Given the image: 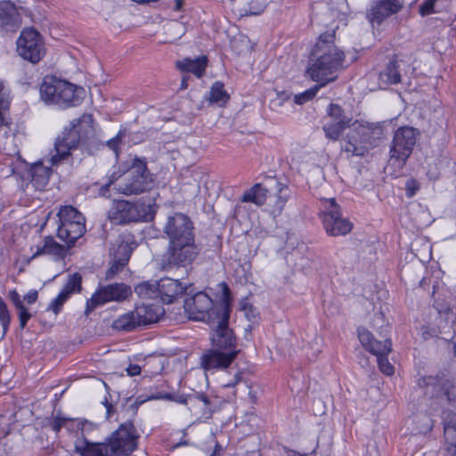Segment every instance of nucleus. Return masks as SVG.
I'll list each match as a JSON object with an SVG mask.
<instances>
[{
	"label": "nucleus",
	"mask_w": 456,
	"mask_h": 456,
	"mask_svg": "<svg viewBox=\"0 0 456 456\" xmlns=\"http://www.w3.org/2000/svg\"><path fill=\"white\" fill-rule=\"evenodd\" d=\"M375 147L373 131L368 126L354 122L343 138L341 149L349 157L366 155Z\"/></svg>",
	"instance_id": "8"
},
{
	"label": "nucleus",
	"mask_w": 456,
	"mask_h": 456,
	"mask_svg": "<svg viewBox=\"0 0 456 456\" xmlns=\"http://www.w3.org/2000/svg\"><path fill=\"white\" fill-rule=\"evenodd\" d=\"M436 1V0H425L419 6V14L426 16L434 12Z\"/></svg>",
	"instance_id": "45"
},
{
	"label": "nucleus",
	"mask_w": 456,
	"mask_h": 456,
	"mask_svg": "<svg viewBox=\"0 0 456 456\" xmlns=\"http://www.w3.org/2000/svg\"><path fill=\"white\" fill-rule=\"evenodd\" d=\"M144 216L145 209L139 203L116 200V224L138 222Z\"/></svg>",
	"instance_id": "16"
},
{
	"label": "nucleus",
	"mask_w": 456,
	"mask_h": 456,
	"mask_svg": "<svg viewBox=\"0 0 456 456\" xmlns=\"http://www.w3.org/2000/svg\"><path fill=\"white\" fill-rule=\"evenodd\" d=\"M140 435L131 420L116 429V456H128L138 447Z\"/></svg>",
	"instance_id": "14"
},
{
	"label": "nucleus",
	"mask_w": 456,
	"mask_h": 456,
	"mask_svg": "<svg viewBox=\"0 0 456 456\" xmlns=\"http://www.w3.org/2000/svg\"><path fill=\"white\" fill-rule=\"evenodd\" d=\"M288 189L285 187H282L279 190V203L281 206H283L284 203L287 201L288 195L284 193Z\"/></svg>",
	"instance_id": "53"
},
{
	"label": "nucleus",
	"mask_w": 456,
	"mask_h": 456,
	"mask_svg": "<svg viewBox=\"0 0 456 456\" xmlns=\"http://www.w3.org/2000/svg\"><path fill=\"white\" fill-rule=\"evenodd\" d=\"M297 456H307V455H305V454H298Z\"/></svg>",
	"instance_id": "64"
},
{
	"label": "nucleus",
	"mask_w": 456,
	"mask_h": 456,
	"mask_svg": "<svg viewBox=\"0 0 456 456\" xmlns=\"http://www.w3.org/2000/svg\"><path fill=\"white\" fill-rule=\"evenodd\" d=\"M122 138V134H121V131H119L118 134H116V136H115V139H116V143L118 142V141L119 139Z\"/></svg>",
	"instance_id": "60"
},
{
	"label": "nucleus",
	"mask_w": 456,
	"mask_h": 456,
	"mask_svg": "<svg viewBox=\"0 0 456 456\" xmlns=\"http://www.w3.org/2000/svg\"><path fill=\"white\" fill-rule=\"evenodd\" d=\"M114 180H113V175H110L108 179V181L102 184V185H99L98 183H95V186H98V194L99 196L101 197H104V198H110L111 196V192H110V187L113 183Z\"/></svg>",
	"instance_id": "42"
},
{
	"label": "nucleus",
	"mask_w": 456,
	"mask_h": 456,
	"mask_svg": "<svg viewBox=\"0 0 456 456\" xmlns=\"http://www.w3.org/2000/svg\"><path fill=\"white\" fill-rule=\"evenodd\" d=\"M188 403L191 405H196L199 404L203 409H206L209 405V400L205 395H198L194 398H190Z\"/></svg>",
	"instance_id": "44"
},
{
	"label": "nucleus",
	"mask_w": 456,
	"mask_h": 456,
	"mask_svg": "<svg viewBox=\"0 0 456 456\" xmlns=\"http://www.w3.org/2000/svg\"><path fill=\"white\" fill-rule=\"evenodd\" d=\"M444 439L447 443V451L452 456H456V414L449 412L444 418Z\"/></svg>",
	"instance_id": "26"
},
{
	"label": "nucleus",
	"mask_w": 456,
	"mask_h": 456,
	"mask_svg": "<svg viewBox=\"0 0 456 456\" xmlns=\"http://www.w3.org/2000/svg\"><path fill=\"white\" fill-rule=\"evenodd\" d=\"M37 299V291L32 290L29 291L28 294L24 296V301H26L28 304H33Z\"/></svg>",
	"instance_id": "51"
},
{
	"label": "nucleus",
	"mask_w": 456,
	"mask_h": 456,
	"mask_svg": "<svg viewBox=\"0 0 456 456\" xmlns=\"http://www.w3.org/2000/svg\"><path fill=\"white\" fill-rule=\"evenodd\" d=\"M419 185L418 181L410 179L405 183V193L408 198H412L419 191Z\"/></svg>",
	"instance_id": "43"
},
{
	"label": "nucleus",
	"mask_w": 456,
	"mask_h": 456,
	"mask_svg": "<svg viewBox=\"0 0 456 456\" xmlns=\"http://www.w3.org/2000/svg\"><path fill=\"white\" fill-rule=\"evenodd\" d=\"M107 145H108L110 149H113V150H114V139H110L109 141H107Z\"/></svg>",
	"instance_id": "58"
},
{
	"label": "nucleus",
	"mask_w": 456,
	"mask_h": 456,
	"mask_svg": "<svg viewBox=\"0 0 456 456\" xmlns=\"http://www.w3.org/2000/svg\"><path fill=\"white\" fill-rule=\"evenodd\" d=\"M10 298L15 305L16 309L22 308L24 306L22 301L20 300V295L15 290L10 293Z\"/></svg>",
	"instance_id": "49"
},
{
	"label": "nucleus",
	"mask_w": 456,
	"mask_h": 456,
	"mask_svg": "<svg viewBox=\"0 0 456 456\" xmlns=\"http://www.w3.org/2000/svg\"><path fill=\"white\" fill-rule=\"evenodd\" d=\"M40 255H51L61 260L66 256V249L64 246L57 243L53 237H45L43 245L37 247V251L33 254L32 258Z\"/></svg>",
	"instance_id": "25"
},
{
	"label": "nucleus",
	"mask_w": 456,
	"mask_h": 456,
	"mask_svg": "<svg viewBox=\"0 0 456 456\" xmlns=\"http://www.w3.org/2000/svg\"><path fill=\"white\" fill-rule=\"evenodd\" d=\"M103 404H104V405H105V407H106V413H107V417H110V412H111V411H112V404H111V403H110L108 402V400H107V399H105V400H104Z\"/></svg>",
	"instance_id": "55"
},
{
	"label": "nucleus",
	"mask_w": 456,
	"mask_h": 456,
	"mask_svg": "<svg viewBox=\"0 0 456 456\" xmlns=\"http://www.w3.org/2000/svg\"><path fill=\"white\" fill-rule=\"evenodd\" d=\"M320 217L330 236H344L352 231L353 224L341 214L334 198L321 200Z\"/></svg>",
	"instance_id": "9"
},
{
	"label": "nucleus",
	"mask_w": 456,
	"mask_h": 456,
	"mask_svg": "<svg viewBox=\"0 0 456 456\" xmlns=\"http://www.w3.org/2000/svg\"><path fill=\"white\" fill-rule=\"evenodd\" d=\"M229 100V94L224 88V84L215 82L210 89L209 101L220 106L224 105Z\"/></svg>",
	"instance_id": "32"
},
{
	"label": "nucleus",
	"mask_w": 456,
	"mask_h": 456,
	"mask_svg": "<svg viewBox=\"0 0 456 456\" xmlns=\"http://www.w3.org/2000/svg\"><path fill=\"white\" fill-rule=\"evenodd\" d=\"M50 426L51 428L56 433L59 432L63 427L67 428L76 427L77 429H80L83 433L85 430H87L92 427V423L88 422L86 419H74L56 415L51 421Z\"/></svg>",
	"instance_id": "27"
},
{
	"label": "nucleus",
	"mask_w": 456,
	"mask_h": 456,
	"mask_svg": "<svg viewBox=\"0 0 456 456\" xmlns=\"http://www.w3.org/2000/svg\"><path fill=\"white\" fill-rule=\"evenodd\" d=\"M416 143V130L412 127L403 126L398 128L389 149V164L402 168Z\"/></svg>",
	"instance_id": "11"
},
{
	"label": "nucleus",
	"mask_w": 456,
	"mask_h": 456,
	"mask_svg": "<svg viewBox=\"0 0 456 456\" xmlns=\"http://www.w3.org/2000/svg\"><path fill=\"white\" fill-rule=\"evenodd\" d=\"M347 127H350V124L345 121H328L323 125L322 129L326 138L331 141H337L342 132Z\"/></svg>",
	"instance_id": "30"
},
{
	"label": "nucleus",
	"mask_w": 456,
	"mask_h": 456,
	"mask_svg": "<svg viewBox=\"0 0 456 456\" xmlns=\"http://www.w3.org/2000/svg\"><path fill=\"white\" fill-rule=\"evenodd\" d=\"M9 107V94L2 81H0V108Z\"/></svg>",
	"instance_id": "47"
},
{
	"label": "nucleus",
	"mask_w": 456,
	"mask_h": 456,
	"mask_svg": "<svg viewBox=\"0 0 456 456\" xmlns=\"http://www.w3.org/2000/svg\"><path fill=\"white\" fill-rule=\"evenodd\" d=\"M82 283V276L78 273L69 275L67 282L61 290L68 297L73 293L80 292Z\"/></svg>",
	"instance_id": "35"
},
{
	"label": "nucleus",
	"mask_w": 456,
	"mask_h": 456,
	"mask_svg": "<svg viewBox=\"0 0 456 456\" xmlns=\"http://www.w3.org/2000/svg\"><path fill=\"white\" fill-rule=\"evenodd\" d=\"M39 91L40 98L45 103L62 109L77 106L86 97V90L82 86L53 76L44 77Z\"/></svg>",
	"instance_id": "4"
},
{
	"label": "nucleus",
	"mask_w": 456,
	"mask_h": 456,
	"mask_svg": "<svg viewBox=\"0 0 456 456\" xmlns=\"http://www.w3.org/2000/svg\"><path fill=\"white\" fill-rule=\"evenodd\" d=\"M139 326L135 311H130L126 314L120 315L116 320V330L131 331Z\"/></svg>",
	"instance_id": "31"
},
{
	"label": "nucleus",
	"mask_w": 456,
	"mask_h": 456,
	"mask_svg": "<svg viewBox=\"0 0 456 456\" xmlns=\"http://www.w3.org/2000/svg\"><path fill=\"white\" fill-rule=\"evenodd\" d=\"M183 307L190 319L216 323V329L228 327L229 305L224 302L214 305L212 299L205 292H198L194 296L185 298Z\"/></svg>",
	"instance_id": "5"
},
{
	"label": "nucleus",
	"mask_w": 456,
	"mask_h": 456,
	"mask_svg": "<svg viewBox=\"0 0 456 456\" xmlns=\"http://www.w3.org/2000/svg\"><path fill=\"white\" fill-rule=\"evenodd\" d=\"M403 6V0H371L366 9V19L373 28H378Z\"/></svg>",
	"instance_id": "13"
},
{
	"label": "nucleus",
	"mask_w": 456,
	"mask_h": 456,
	"mask_svg": "<svg viewBox=\"0 0 456 456\" xmlns=\"http://www.w3.org/2000/svg\"><path fill=\"white\" fill-rule=\"evenodd\" d=\"M8 108H0V126H6L8 124L7 120H6V118L4 116V111L7 110Z\"/></svg>",
	"instance_id": "54"
},
{
	"label": "nucleus",
	"mask_w": 456,
	"mask_h": 456,
	"mask_svg": "<svg viewBox=\"0 0 456 456\" xmlns=\"http://www.w3.org/2000/svg\"><path fill=\"white\" fill-rule=\"evenodd\" d=\"M132 295L131 287L124 283H116V301H123Z\"/></svg>",
	"instance_id": "40"
},
{
	"label": "nucleus",
	"mask_w": 456,
	"mask_h": 456,
	"mask_svg": "<svg viewBox=\"0 0 456 456\" xmlns=\"http://www.w3.org/2000/svg\"><path fill=\"white\" fill-rule=\"evenodd\" d=\"M20 21L16 6L10 1L0 2V27H18Z\"/></svg>",
	"instance_id": "22"
},
{
	"label": "nucleus",
	"mask_w": 456,
	"mask_h": 456,
	"mask_svg": "<svg viewBox=\"0 0 456 456\" xmlns=\"http://www.w3.org/2000/svg\"><path fill=\"white\" fill-rule=\"evenodd\" d=\"M267 190L261 183H256L245 191L241 198L242 202H250L258 207L265 204Z\"/></svg>",
	"instance_id": "28"
},
{
	"label": "nucleus",
	"mask_w": 456,
	"mask_h": 456,
	"mask_svg": "<svg viewBox=\"0 0 456 456\" xmlns=\"http://www.w3.org/2000/svg\"><path fill=\"white\" fill-rule=\"evenodd\" d=\"M221 286L223 287L224 295L228 296L230 292L228 286L225 283H221Z\"/></svg>",
	"instance_id": "57"
},
{
	"label": "nucleus",
	"mask_w": 456,
	"mask_h": 456,
	"mask_svg": "<svg viewBox=\"0 0 456 456\" xmlns=\"http://www.w3.org/2000/svg\"><path fill=\"white\" fill-rule=\"evenodd\" d=\"M319 83H320V85H315L313 87L305 90V92L295 94V96H294L295 102L297 104L301 105V104H304V103L307 102L308 101L312 100L316 95V94L318 93L320 88L324 86V85H322V82H319Z\"/></svg>",
	"instance_id": "36"
},
{
	"label": "nucleus",
	"mask_w": 456,
	"mask_h": 456,
	"mask_svg": "<svg viewBox=\"0 0 456 456\" xmlns=\"http://www.w3.org/2000/svg\"><path fill=\"white\" fill-rule=\"evenodd\" d=\"M182 87H186V82L184 78L182 81Z\"/></svg>",
	"instance_id": "62"
},
{
	"label": "nucleus",
	"mask_w": 456,
	"mask_h": 456,
	"mask_svg": "<svg viewBox=\"0 0 456 456\" xmlns=\"http://www.w3.org/2000/svg\"><path fill=\"white\" fill-rule=\"evenodd\" d=\"M211 339L213 348L200 357L202 368L208 371L228 368L240 353L232 330L228 327L216 329Z\"/></svg>",
	"instance_id": "3"
},
{
	"label": "nucleus",
	"mask_w": 456,
	"mask_h": 456,
	"mask_svg": "<svg viewBox=\"0 0 456 456\" xmlns=\"http://www.w3.org/2000/svg\"><path fill=\"white\" fill-rule=\"evenodd\" d=\"M433 336L437 337V334L436 332H434V334H430V337H433Z\"/></svg>",
	"instance_id": "63"
},
{
	"label": "nucleus",
	"mask_w": 456,
	"mask_h": 456,
	"mask_svg": "<svg viewBox=\"0 0 456 456\" xmlns=\"http://www.w3.org/2000/svg\"><path fill=\"white\" fill-rule=\"evenodd\" d=\"M114 273V263L111 264V265L109 267V270H108V276L111 275Z\"/></svg>",
	"instance_id": "59"
},
{
	"label": "nucleus",
	"mask_w": 456,
	"mask_h": 456,
	"mask_svg": "<svg viewBox=\"0 0 456 456\" xmlns=\"http://www.w3.org/2000/svg\"><path fill=\"white\" fill-rule=\"evenodd\" d=\"M139 325L157 322L165 314V309L158 304H142L135 309Z\"/></svg>",
	"instance_id": "20"
},
{
	"label": "nucleus",
	"mask_w": 456,
	"mask_h": 456,
	"mask_svg": "<svg viewBox=\"0 0 456 456\" xmlns=\"http://www.w3.org/2000/svg\"><path fill=\"white\" fill-rule=\"evenodd\" d=\"M241 380V375L240 371H237L233 378L227 382H224L222 387L224 388H233Z\"/></svg>",
	"instance_id": "48"
},
{
	"label": "nucleus",
	"mask_w": 456,
	"mask_h": 456,
	"mask_svg": "<svg viewBox=\"0 0 456 456\" xmlns=\"http://www.w3.org/2000/svg\"><path fill=\"white\" fill-rule=\"evenodd\" d=\"M135 248V243L130 235L124 236L116 249V273L127 265L132 252Z\"/></svg>",
	"instance_id": "23"
},
{
	"label": "nucleus",
	"mask_w": 456,
	"mask_h": 456,
	"mask_svg": "<svg viewBox=\"0 0 456 456\" xmlns=\"http://www.w3.org/2000/svg\"><path fill=\"white\" fill-rule=\"evenodd\" d=\"M157 281H145L134 288V292L142 298L158 299Z\"/></svg>",
	"instance_id": "33"
},
{
	"label": "nucleus",
	"mask_w": 456,
	"mask_h": 456,
	"mask_svg": "<svg viewBox=\"0 0 456 456\" xmlns=\"http://www.w3.org/2000/svg\"><path fill=\"white\" fill-rule=\"evenodd\" d=\"M193 224L184 214L175 213L167 217L163 232L168 239L167 260L174 265H191L200 248L195 243Z\"/></svg>",
	"instance_id": "1"
},
{
	"label": "nucleus",
	"mask_w": 456,
	"mask_h": 456,
	"mask_svg": "<svg viewBox=\"0 0 456 456\" xmlns=\"http://www.w3.org/2000/svg\"><path fill=\"white\" fill-rule=\"evenodd\" d=\"M380 81L387 85H395L401 82L399 63L396 60L390 61L385 69L379 74Z\"/></svg>",
	"instance_id": "29"
},
{
	"label": "nucleus",
	"mask_w": 456,
	"mask_h": 456,
	"mask_svg": "<svg viewBox=\"0 0 456 456\" xmlns=\"http://www.w3.org/2000/svg\"><path fill=\"white\" fill-rule=\"evenodd\" d=\"M112 436L108 438V443H92L86 438L78 439L75 443V452L80 456H109L114 452V442Z\"/></svg>",
	"instance_id": "15"
},
{
	"label": "nucleus",
	"mask_w": 456,
	"mask_h": 456,
	"mask_svg": "<svg viewBox=\"0 0 456 456\" xmlns=\"http://www.w3.org/2000/svg\"><path fill=\"white\" fill-rule=\"evenodd\" d=\"M11 314L8 310L7 305L5 302L0 297V323L3 328V336H5L9 330V326L11 323Z\"/></svg>",
	"instance_id": "38"
},
{
	"label": "nucleus",
	"mask_w": 456,
	"mask_h": 456,
	"mask_svg": "<svg viewBox=\"0 0 456 456\" xmlns=\"http://www.w3.org/2000/svg\"><path fill=\"white\" fill-rule=\"evenodd\" d=\"M58 216L60 224L66 223V221H68L67 223H73L85 218L79 211L71 206L62 207L58 213Z\"/></svg>",
	"instance_id": "34"
},
{
	"label": "nucleus",
	"mask_w": 456,
	"mask_h": 456,
	"mask_svg": "<svg viewBox=\"0 0 456 456\" xmlns=\"http://www.w3.org/2000/svg\"><path fill=\"white\" fill-rule=\"evenodd\" d=\"M142 402H137L136 400L135 401H132L131 398H129L126 402V403H129L128 407L130 408V411H131V415L134 416L136 414V411H137V409H138V406L142 403Z\"/></svg>",
	"instance_id": "52"
},
{
	"label": "nucleus",
	"mask_w": 456,
	"mask_h": 456,
	"mask_svg": "<svg viewBox=\"0 0 456 456\" xmlns=\"http://www.w3.org/2000/svg\"><path fill=\"white\" fill-rule=\"evenodd\" d=\"M334 41V31L321 34L311 52L307 73L314 81L322 85L334 81V74L343 68L345 53Z\"/></svg>",
	"instance_id": "2"
},
{
	"label": "nucleus",
	"mask_w": 456,
	"mask_h": 456,
	"mask_svg": "<svg viewBox=\"0 0 456 456\" xmlns=\"http://www.w3.org/2000/svg\"><path fill=\"white\" fill-rule=\"evenodd\" d=\"M85 218L73 223H64L59 224L57 235L67 243L69 247L75 245L77 239L81 238L86 232Z\"/></svg>",
	"instance_id": "18"
},
{
	"label": "nucleus",
	"mask_w": 456,
	"mask_h": 456,
	"mask_svg": "<svg viewBox=\"0 0 456 456\" xmlns=\"http://www.w3.org/2000/svg\"><path fill=\"white\" fill-rule=\"evenodd\" d=\"M208 64L206 56H200L194 59L185 58L176 62V67L183 72L194 74L197 77H202Z\"/></svg>",
	"instance_id": "24"
},
{
	"label": "nucleus",
	"mask_w": 456,
	"mask_h": 456,
	"mask_svg": "<svg viewBox=\"0 0 456 456\" xmlns=\"http://www.w3.org/2000/svg\"><path fill=\"white\" fill-rule=\"evenodd\" d=\"M357 334L359 341L362 347L377 356V362L379 370L387 376L393 375L395 372V368L389 362L387 358V355L392 350L391 340H376L373 335L364 327L358 328Z\"/></svg>",
	"instance_id": "10"
},
{
	"label": "nucleus",
	"mask_w": 456,
	"mask_h": 456,
	"mask_svg": "<svg viewBox=\"0 0 456 456\" xmlns=\"http://www.w3.org/2000/svg\"><path fill=\"white\" fill-rule=\"evenodd\" d=\"M18 310V316L20 321V327L21 329H24L27 325L28 321L30 319L31 314L28 313V309L23 306L22 308H19Z\"/></svg>",
	"instance_id": "46"
},
{
	"label": "nucleus",
	"mask_w": 456,
	"mask_h": 456,
	"mask_svg": "<svg viewBox=\"0 0 456 456\" xmlns=\"http://www.w3.org/2000/svg\"><path fill=\"white\" fill-rule=\"evenodd\" d=\"M51 173V167L45 166L42 161H37L30 166L27 172V177L30 179L36 190L41 191L48 184Z\"/></svg>",
	"instance_id": "19"
},
{
	"label": "nucleus",
	"mask_w": 456,
	"mask_h": 456,
	"mask_svg": "<svg viewBox=\"0 0 456 456\" xmlns=\"http://www.w3.org/2000/svg\"><path fill=\"white\" fill-rule=\"evenodd\" d=\"M327 114L330 121L351 123V119L344 115L342 108L338 104L330 103L327 109Z\"/></svg>",
	"instance_id": "37"
},
{
	"label": "nucleus",
	"mask_w": 456,
	"mask_h": 456,
	"mask_svg": "<svg viewBox=\"0 0 456 456\" xmlns=\"http://www.w3.org/2000/svg\"><path fill=\"white\" fill-rule=\"evenodd\" d=\"M158 299L165 304L173 303L185 289L178 280L161 278L157 281Z\"/></svg>",
	"instance_id": "17"
},
{
	"label": "nucleus",
	"mask_w": 456,
	"mask_h": 456,
	"mask_svg": "<svg viewBox=\"0 0 456 456\" xmlns=\"http://www.w3.org/2000/svg\"><path fill=\"white\" fill-rule=\"evenodd\" d=\"M118 173L123 175L116 186V191L126 196L138 195L153 187L154 179L144 159L134 157L131 163H121Z\"/></svg>",
	"instance_id": "6"
},
{
	"label": "nucleus",
	"mask_w": 456,
	"mask_h": 456,
	"mask_svg": "<svg viewBox=\"0 0 456 456\" xmlns=\"http://www.w3.org/2000/svg\"><path fill=\"white\" fill-rule=\"evenodd\" d=\"M17 51L24 60L37 63L45 52L40 34L34 28L24 29L17 40Z\"/></svg>",
	"instance_id": "12"
},
{
	"label": "nucleus",
	"mask_w": 456,
	"mask_h": 456,
	"mask_svg": "<svg viewBox=\"0 0 456 456\" xmlns=\"http://www.w3.org/2000/svg\"><path fill=\"white\" fill-rule=\"evenodd\" d=\"M183 6V0H175V9L180 10Z\"/></svg>",
	"instance_id": "56"
},
{
	"label": "nucleus",
	"mask_w": 456,
	"mask_h": 456,
	"mask_svg": "<svg viewBox=\"0 0 456 456\" xmlns=\"http://www.w3.org/2000/svg\"><path fill=\"white\" fill-rule=\"evenodd\" d=\"M126 371L130 377L136 376L140 374L141 367L137 364H130L126 368Z\"/></svg>",
	"instance_id": "50"
},
{
	"label": "nucleus",
	"mask_w": 456,
	"mask_h": 456,
	"mask_svg": "<svg viewBox=\"0 0 456 456\" xmlns=\"http://www.w3.org/2000/svg\"><path fill=\"white\" fill-rule=\"evenodd\" d=\"M92 122V116L85 114L72 122L69 128L62 131L55 141V154L49 159L51 165H56L67 158L70 151L76 149L80 141L93 132Z\"/></svg>",
	"instance_id": "7"
},
{
	"label": "nucleus",
	"mask_w": 456,
	"mask_h": 456,
	"mask_svg": "<svg viewBox=\"0 0 456 456\" xmlns=\"http://www.w3.org/2000/svg\"><path fill=\"white\" fill-rule=\"evenodd\" d=\"M266 7L265 0H251L248 4V9L245 11L248 15H259Z\"/></svg>",
	"instance_id": "39"
},
{
	"label": "nucleus",
	"mask_w": 456,
	"mask_h": 456,
	"mask_svg": "<svg viewBox=\"0 0 456 456\" xmlns=\"http://www.w3.org/2000/svg\"><path fill=\"white\" fill-rule=\"evenodd\" d=\"M68 298L69 297L61 291L60 294L51 302L50 305L47 307V310L53 311L55 314H59L63 304Z\"/></svg>",
	"instance_id": "41"
},
{
	"label": "nucleus",
	"mask_w": 456,
	"mask_h": 456,
	"mask_svg": "<svg viewBox=\"0 0 456 456\" xmlns=\"http://www.w3.org/2000/svg\"><path fill=\"white\" fill-rule=\"evenodd\" d=\"M114 300V285L101 286L86 301L85 314L88 316L95 308Z\"/></svg>",
	"instance_id": "21"
},
{
	"label": "nucleus",
	"mask_w": 456,
	"mask_h": 456,
	"mask_svg": "<svg viewBox=\"0 0 456 456\" xmlns=\"http://www.w3.org/2000/svg\"><path fill=\"white\" fill-rule=\"evenodd\" d=\"M108 218H109V220H110V222H111V221H112V219H113V216H112V215H111V212H110V211H109V212H108Z\"/></svg>",
	"instance_id": "61"
}]
</instances>
